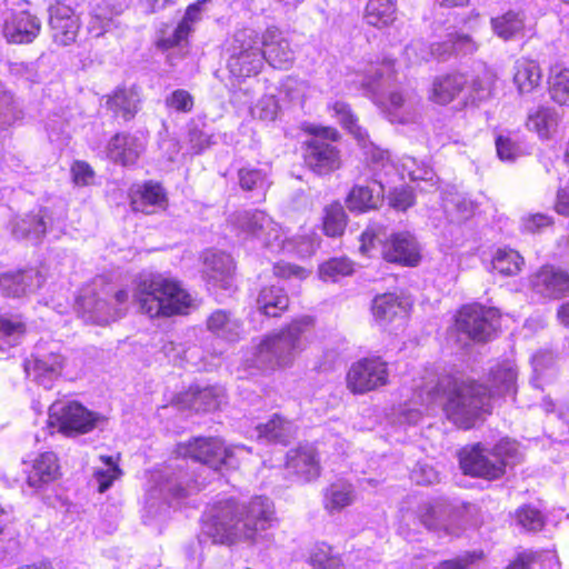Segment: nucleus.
<instances>
[{"mask_svg": "<svg viewBox=\"0 0 569 569\" xmlns=\"http://www.w3.org/2000/svg\"><path fill=\"white\" fill-rule=\"evenodd\" d=\"M467 84L462 73H452L438 77L433 80L430 100L438 104H448L453 101Z\"/></svg>", "mask_w": 569, "mask_h": 569, "instance_id": "nucleus-29", "label": "nucleus"}, {"mask_svg": "<svg viewBox=\"0 0 569 569\" xmlns=\"http://www.w3.org/2000/svg\"><path fill=\"white\" fill-rule=\"evenodd\" d=\"M420 251L418 240L409 231L393 232L382 241L381 254L392 263L415 267L421 259Z\"/></svg>", "mask_w": 569, "mask_h": 569, "instance_id": "nucleus-15", "label": "nucleus"}, {"mask_svg": "<svg viewBox=\"0 0 569 569\" xmlns=\"http://www.w3.org/2000/svg\"><path fill=\"white\" fill-rule=\"evenodd\" d=\"M60 466L56 453L48 451L39 455L32 462L28 472V485L40 489L43 486L58 479Z\"/></svg>", "mask_w": 569, "mask_h": 569, "instance_id": "nucleus-27", "label": "nucleus"}, {"mask_svg": "<svg viewBox=\"0 0 569 569\" xmlns=\"http://www.w3.org/2000/svg\"><path fill=\"white\" fill-rule=\"evenodd\" d=\"M190 406L196 411H211L220 407L224 400V389L221 387H206L192 389Z\"/></svg>", "mask_w": 569, "mask_h": 569, "instance_id": "nucleus-45", "label": "nucleus"}, {"mask_svg": "<svg viewBox=\"0 0 569 569\" xmlns=\"http://www.w3.org/2000/svg\"><path fill=\"white\" fill-rule=\"evenodd\" d=\"M258 309L268 317L280 316L289 306V298L283 289L271 286L263 288L257 299Z\"/></svg>", "mask_w": 569, "mask_h": 569, "instance_id": "nucleus-39", "label": "nucleus"}, {"mask_svg": "<svg viewBox=\"0 0 569 569\" xmlns=\"http://www.w3.org/2000/svg\"><path fill=\"white\" fill-rule=\"evenodd\" d=\"M203 273L212 286L230 289L234 271L233 259L222 251L208 250L203 253Z\"/></svg>", "mask_w": 569, "mask_h": 569, "instance_id": "nucleus-23", "label": "nucleus"}, {"mask_svg": "<svg viewBox=\"0 0 569 569\" xmlns=\"http://www.w3.org/2000/svg\"><path fill=\"white\" fill-rule=\"evenodd\" d=\"M490 24L498 38L508 41L522 34L526 17L522 11L509 10L501 16L491 18Z\"/></svg>", "mask_w": 569, "mask_h": 569, "instance_id": "nucleus-35", "label": "nucleus"}, {"mask_svg": "<svg viewBox=\"0 0 569 569\" xmlns=\"http://www.w3.org/2000/svg\"><path fill=\"white\" fill-rule=\"evenodd\" d=\"M376 182L379 184L377 192L362 186H356L351 189L347 198V206L351 211L363 212L377 208L381 201L382 184L378 180Z\"/></svg>", "mask_w": 569, "mask_h": 569, "instance_id": "nucleus-43", "label": "nucleus"}, {"mask_svg": "<svg viewBox=\"0 0 569 569\" xmlns=\"http://www.w3.org/2000/svg\"><path fill=\"white\" fill-rule=\"evenodd\" d=\"M307 562L313 569H351L341 556L325 542L316 543L309 549Z\"/></svg>", "mask_w": 569, "mask_h": 569, "instance_id": "nucleus-37", "label": "nucleus"}, {"mask_svg": "<svg viewBox=\"0 0 569 569\" xmlns=\"http://www.w3.org/2000/svg\"><path fill=\"white\" fill-rule=\"evenodd\" d=\"M131 206L134 211L152 213L157 209H164L168 198L159 182L149 180L133 184L130 189Z\"/></svg>", "mask_w": 569, "mask_h": 569, "instance_id": "nucleus-24", "label": "nucleus"}, {"mask_svg": "<svg viewBox=\"0 0 569 569\" xmlns=\"http://www.w3.org/2000/svg\"><path fill=\"white\" fill-rule=\"evenodd\" d=\"M299 130L309 138L319 139L322 141L335 142L339 140L340 134L333 127L321 126L309 121H303L299 124Z\"/></svg>", "mask_w": 569, "mask_h": 569, "instance_id": "nucleus-59", "label": "nucleus"}, {"mask_svg": "<svg viewBox=\"0 0 569 569\" xmlns=\"http://www.w3.org/2000/svg\"><path fill=\"white\" fill-rule=\"evenodd\" d=\"M53 229L48 211L40 209L38 213L29 214L13 226V233L17 238L39 239L42 234Z\"/></svg>", "mask_w": 569, "mask_h": 569, "instance_id": "nucleus-36", "label": "nucleus"}, {"mask_svg": "<svg viewBox=\"0 0 569 569\" xmlns=\"http://www.w3.org/2000/svg\"><path fill=\"white\" fill-rule=\"evenodd\" d=\"M443 207L448 212L455 210L457 220L468 219L473 214L476 209L473 201L459 193L445 199Z\"/></svg>", "mask_w": 569, "mask_h": 569, "instance_id": "nucleus-57", "label": "nucleus"}, {"mask_svg": "<svg viewBox=\"0 0 569 569\" xmlns=\"http://www.w3.org/2000/svg\"><path fill=\"white\" fill-rule=\"evenodd\" d=\"M231 223L238 237L244 241H257L271 252H289L307 257L312 254L319 246L315 233L288 238L281 227L263 211L238 212L231 218Z\"/></svg>", "mask_w": 569, "mask_h": 569, "instance_id": "nucleus-3", "label": "nucleus"}, {"mask_svg": "<svg viewBox=\"0 0 569 569\" xmlns=\"http://www.w3.org/2000/svg\"><path fill=\"white\" fill-rule=\"evenodd\" d=\"M356 499L357 493L352 483L346 480H337L326 489L323 506L330 513L340 512L355 503Z\"/></svg>", "mask_w": 569, "mask_h": 569, "instance_id": "nucleus-31", "label": "nucleus"}, {"mask_svg": "<svg viewBox=\"0 0 569 569\" xmlns=\"http://www.w3.org/2000/svg\"><path fill=\"white\" fill-rule=\"evenodd\" d=\"M518 523L529 531L540 530L543 526L541 512L531 506H525L517 511Z\"/></svg>", "mask_w": 569, "mask_h": 569, "instance_id": "nucleus-60", "label": "nucleus"}, {"mask_svg": "<svg viewBox=\"0 0 569 569\" xmlns=\"http://www.w3.org/2000/svg\"><path fill=\"white\" fill-rule=\"evenodd\" d=\"M409 302L395 293L377 296L371 306L375 320L380 326H387L395 319H403L409 312Z\"/></svg>", "mask_w": 569, "mask_h": 569, "instance_id": "nucleus-25", "label": "nucleus"}, {"mask_svg": "<svg viewBox=\"0 0 569 569\" xmlns=\"http://www.w3.org/2000/svg\"><path fill=\"white\" fill-rule=\"evenodd\" d=\"M129 291L127 289L118 290L110 299L80 297L78 303L83 311L86 321L97 325H108L122 318L129 306Z\"/></svg>", "mask_w": 569, "mask_h": 569, "instance_id": "nucleus-14", "label": "nucleus"}, {"mask_svg": "<svg viewBox=\"0 0 569 569\" xmlns=\"http://www.w3.org/2000/svg\"><path fill=\"white\" fill-rule=\"evenodd\" d=\"M480 445L465 447L459 452L460 468L466 475L496 479L503 475L506 467L513 466L520 461L521 453L516 441L509 439L500 440L490 453Z\"/></svg>", "mask_w": 569, "mask_h": 569, "instance_id": "nucleus-7", "label": "nucleus"}, {"mask_svg": "<svg viewBox=\"0 0 569 569\" xmlns=\"http://www.w3.org/2000/svg\"><path fill=\"white\" fill-rule=\"evenodd\" d=\"M306 164L319 174L329 173L340 166V152L333 144H306Z\"/></svg>", "mask_w": 569, "mask_h": 569, "instance_id": "nucleus-26", "label": "nucleus"}, {"mask_svg": "<svg viewBox=\"0 0 569 569\" xmlns=\"http://www.w3.org/2000/svg\"><path fill=\"white\" fill-rule=\"evenodd\" d=\"M66 359L56 342H39L34 351L24 362L27 376L44 389H50L60 377Z\"/></svg>", "mask_w": 569, "mask_h": 569, "instance_id": "nucleus-10", "label": "nucleus"}, {"mask_svg": "<svg viewBox=\"0 0 569 569\" xmlns=\"http://www.w3.org/2000/svg\"><path fill=\"white\" fill-rule=\"evenodd\" d=\"M177 452L179 456L190 457L194 461L218 470L222 466L236 468L238 466L237 457L248 451L244 446L227 447L217 437H199L187 443H180Z\"/></svg>", "mask_w": 569, "mask_h": 569, "instance_id": "nucleus-8", "label": "nucleus"}, {"mask_svg": "<svg viewBox=\"0 0 569 569\" xmlns=\"http://www.w3.org/2000/svg\"><path fill=\"white\" fill-rule=\"evenodd\" d=\"M104 421L77 401H58L50 406L49 422L66 436H78L92 431Z\"/></svg>", "mask_w": 569, "mask_h": 569, "instance_id": "nucleus-9", "label": "nucleus"}, {"mask_svg": "<svg viewBox=\"0 0 569 569\" xmlns=\"http://www.w3.org/2000/svg\"><path fill=\"white\" fill-rule=\"evenodd\" d=\"M388 203L391 208L398 211H406L415 203L413 191L409 187L395 188L388 194Z\"/></svg>", "mask_w": 569, "mask_h": 569, "instance_id": "nucleus-64", "label": "nucleus"}, {"mask_svg": "<svg viewBox=\"0 0 569 569\" xmlns=\"http://www.w3.org/2000/svg\"><path fill=\"white\" fill-rule=\"evenodd\" d=\"M408 176L412 181L429 182L438 189V178L433 170L425 163H418L415 158H406L402 163V177Z\"/></svg>", "mask_w": 569, "mask_h": 569, "instance_id": "nucleus-54", "label": "nucleus"}, {"mask_svg": "<svg viewBox=\"0 0 569 569\" xmlns=\"http://www.w3.org/2000/svg\"><path fill=\"white\" fill-rule=\"evenodd\" d=\"M395 0H369L365 11V20L377 28L388 26L395 20Z\"/></svg>", "mask_w": 569, "mask_h": 569, "instance_id": "nucleus-44", "label": "nucleus"}, {"mask_svg": "<svg viewBox=\"0 0 569 569\" xmlns=\"http://www.w3.org/2000/svg\"><path fill=\"white\" fill-rule=\"evenodd\" d=\"M535 293L550 299H558L569 293V274L558 268L545 266L530 279Z\"/></svg>", "mask_w": 569, "mask_h": 569, "instance_id": "nucleus-21", "label": "nucleus"}, {"mask_svg": "<svg viewBox=\"0 0 569 569\" xmlns=\"http://www.w3.org/2000/svg\"><path fill=\"white\" fill-rule=\"evenodd\" d=\"M139 103V92L134 88H118L107 100L108 108L126 121L136 116Z\"/></svg>", "mask_w": 569, "mask_h": 569, "instance_id": "nucleus-34", "label": "nucleus"}, {"mask_svg": "<svg viewBox=\"0 0 569 569\" xmlns=\"http://www.w3.org/2000/svg\"><path fill=\"white\" fill-rule=\"evenodd\" d=\"M154 487L149 491V507L153 506V499L162 498L164 500L180 499L186 497L191 491H197L200 487L193 482L190 485L186 481V475L181 471L178 475L164 471H156L151 476Z\"/></svg>", "mask_w": 569, "mask_h": 569, "instance_id": "nucleus-17", "label": "nucleus"}, {"mask_svg": "<svg viewBox=\"0 0 569 569\" xmlns=\"http://www.w3.org/2000/svg\"><path fill=\"white\" fill-rule=\"evenodd\" d=\"M41 30L40 19L28 10L9 12L3 21L2 32L11 43H30Z\"/></svg>", "mask_w": 569, "mask_h": 569, "instance_id": "nucleus-16", "label": "nucleus"}, {"mask_svg": "<svg viewBox=\"0 0 569 569\" xmlns=\"http://www.w3.org/2000/svg\"><path fill=\"white\" fill-rule=\"evenodd\" d=\"M10 516L0 506V558L13 556L18 552L19 541L16 531L9 526Z\"/></svg>", "mask_w": 569, "mask_h": 569, "instance_id": "nucleus-51", "label": "nucleus"}, {"mask_svg": "<svg viewBox=\"0 0 569 569\" xmlns=\"http://www.w3.org/2000/svg\"><path fill=\"white\" fill-rule=\"evenodd\" d=\"M389 383V367L381 357L362 358L350 367L347 387L352 393H366Z\"/></svg>", "mask_w": 569, "mask_h": 569, "instance_id": "nucleus-11", "label": "nucleus"}, {"mask_svg": "<svg viewBox=\"0 0 569 569\" xmlns=\"http://www.w3.org/2000/svg\"><path fill=\"white\" fill-rule=\"evenodd\" d=\"M363 148L365 161L375 177L381 171L386 174L391 172L395 166L390 160L388 151L378 144H363Z\"/></svg>", "mask_w": 569, "mask_h": 569, "instance_id": "nucleus-49", "label": "nucleus"}, {"mask_svg": "<svg viewBox=\"0 0 569 569\" xmlns=\"http://www.w3.org/2000/svg\"><path fill=\"white\" fill-rule=\"evenodd\" d=\"M208 330L216 337L236 342L242 338V322L226 310H216L207 319Z\"/></svg>", "mask_w": 569, "mask_h": 569, "instance_id": "nucleus-28", "label": "nucleus"}, {"mask_svg": "<svg viewBox=\"0 0 569 569\" xmlns=\"http://www.w3.org/2000/svg\"><path fill=\"white\" fill-rule=\"evenodd\" d=\"M286 469L299 481L309 482L320 476V461L313 446L305 445L287 453Z\"/></svg>", "mask_w": 569, "mask_h": 569, "instance_id": "nucleus-22", "label": "nucleus"}, {"mask_svg": "<svg viewBox=\"0 0 569 569\" xmlns=\"http://www.w3.org/2000/svg\"><path fill=\"white\" fill-rule=\"evenodd\" d=\"M312 328L313 319L305 316L266 336L253 350L247 352L244 367L274 369L291 365L305 349Z\"/></svg>", "mask_w": 569, "mask_h": 569, "instance_id": "nucleus-4", "label": "nucleus"}, {"mask_svg": "<svg viewBox=\"0 0 569 569\" xmlns=\"http://www.w3.org/2000/svg\"><path fill=\"white\" fill-rule=\"evenodd\" d=\"M499 326L497 309L485 308L480 305H469L461 308L456 318V327L460 332L477 341L491 337Z\"/></svg>", "mask_w": 569, "mask_h": 569, "instance_id": "nucleus-12", "label": "nucleus"}, {"mask_svg": "<svg viewBox=\"0 0 569 569\" xmlns=\"http://www.w3.org/2000/svg\"><path fill=\"white\" fill-rule=\"evenodd\" d=\"M517 369L512 361L498 363L490 372V387L472 381L455 382L443 403L447 418L459 428L469 429L489 412L490 400L496 396L516 392Z\"/></svg>", "mask_w": 569, "mask_h": 569, "instance_id": "nucleus-2", "label": "nucleus"}, {"mask_svg": "<svg viewBox=\"0 0 569 569\" xmlns=\"http://www.w3.org/2000/svg\"><path fill=\"white\" fill-rule=\"evenodd\" d=\"M100 461L102 465L96 468L93 477L99 492H104L120 478L122 472L112 457L101 456Z\"/></svg>", "mask_w": 569, "mask_h": 569, "instance_id": "nucleus-52", "label": "nucleus"}, {"mask_svg": "<svg viewBox=\"0 0 569 569\" xmlns=\"http://www.w3.org/2000/svg\"><path fill=\"white\" fill-rule=\"evenodd\" d=\"M492 84L493 78L488 71L473 78L470 83V98L472 102L487 99L491 93Z\"/></svg>", "mask_w": 569, "mask_h": 569, "instance_id": "nucleus-63", "label": "nucleus"}, {"mask_svg": "<svg viewBox=\"0 0 569 569\" xmlns=\"http://www.w3.org/2000/svg\"><path fill=\"white\" fill-rule=\"evenodd\" d=\"M276 521L273 502L257 496L242 505L233 500L219 502L204 521L202 531L216 543L256 545L267 538V531Z\"/></svg>", "mask_w": 569, "mask_h": 569, "instance_id": "nucleus-1", "label": "nucleus"}, {"mask_svg": "<svg viewBox=\"0 0 569 569\" xmlns=\"http://www.w3.org/2000/svg\"><path fill=\"white\" fill-rule=\"evenodd\" d=\"M392 76L393 63L391 60H386L381 63L371 64L361 76L359 83L367 96L381 104L390 122L415 123L420 117L419 101L416 96L391 91L386 102L379 100V91Z\"/></svg>", "mask_w": 569, "mask_h": 569, "instance_id": "nucleus-6", "label": "nucleus"}, {"mask_svg": "<svg viewBox=\"0 0 569 569\" xmlns=\"http://www.w3.org/2000/svg\"><path fill=\"white\" fill-rule=\"evenodd\" d=\"M46 276L42 270L28 269L7 272L0 276V295L20 298L36 292L42 287Z\"/></svg>", "mask_w": 569, "mask_h": 569, "instance_id": "nucleus-18", "label": "nucleus"}, {"mask_svg": "<svg viewBox=\"0 0 569 569\" xmlns=\"http://www.w3.org/2000/svg\"><path fill=\"white\" fill-rule=\"evenodd\" d=\"M419 519L428 530L436 532L440 538L458 537L462 531L460 512L447 501L438 500L422 505L419 509Z\"/></svg>", "mask_w": 569, "mask_h": 569, "instance_id": "nucleus-13", "label": "nucleus"}, {"mask_svg": "<svg viewBox=\"0 0 569 569\" xmlns=\"http://www.w3.org/2000/svg\"><path fill=\"white\" fill-rule=\"evenodd\" d=\"M264 61L278 69H288L295 60L289 39L276 27L268 28L262 36Z\"/></svg>", "mask_w": 569, "mask_h": 569, "instance_id": "nucleus-20", "label": "nucleus"}, {"mask_svg": "<svg viewBox=\"0 0 569 569\" xmlns=\"http://www.w3.org/2000/svg\"><path fill=\"white\" fill-rule=\"evenodd\" d=\"M548 83L551 99L560 106H569V69L553 67Z\"/></svg>", "mask_w": 569, "mask_h": 569, "instance_id": "nucleus-47", "label": "nucleus"}, {"mask_svg": "<svg viewBox=\"0 0 569 569\" xmlns=\"http://www.w3.org/2000/svg\"><path fill=\"white\" fill-rule=\"evenodd\" d=\"M541 69L537 61L520 58L513 66V83L520 93H530L541 82Z\"/></svg>", "mask_w": 569, "mask_h": 569, "instance_id": "nucleus-32", "label": "nucleus"}, {"mask_svg": "<svg viewBox=\"0 0 569 569\" xmlns=\"http://www.w3.org/2000/svg\"><path fill=\"white\" fill-rule=\"evenodd\" d=\"M279 111L278 101L273 96L262 97L251 109V114L263 121H273Z\"/></svg>", "mask_w": 569, "mask_h": 569, "instance_id": "nucleus-62", "label": "nucleus"}, {"mask_svg": "<svg viewBox=\"0 0 569 569\" xmlns=\"http://www.w3.org/2000/svg\"><path fill=\"white\" fill-rule=\"evenodd\" d=\"M558 126L557 112L548 107H541L529 114L527 127L530 131L537 132L539 139L548 140L552 138V132Z\"/></svg>", "mask_w": 569, "mask_h": 569, "instance_id": "nucleus-42", "label": "nucleus"}, {"mask_svg": "<svg viewBox=\"0 0 569 569\" xmlns=\"http://www.w3.org/2000/svg\"><path fill=\"white\" fill-rule=\"evenodd\" d=\"M240 186L244 190H259L262 193L269 187L267 172L257 169H241L239 171Z\"/></svg>", "mask_w": 569, "mask_h": 569, "instance_id": "nucleus-56", "label": "nucleus"}, {"mask_svg": "<svg viewBox=\"0 0 569 569\" xmlns=\"http://www.w3.org/2000/svg\"><path fill=\"white\" fill-rule=\"evenodd\" d=\"M478 44L468 34L449 33L443 42L432 43L430 54L438 59H447L453 53L471 54L477 51Z\"/></svg>", "mask_w": 569, "mask_h": 569, "instance_id": "nucleus-30", "label": "nucleus"}, {"mask_svg": "<svg viewBox=\"0 0 569 569\" xmlns=\"http://www.w3.org/2000/svg\"><path fill=\"white\" fill-rule=\"evenodd\" d=\"M164 104L170 110L188 113L193 108V98L187 90L177 89L166 97Z\"/></svg>", "mask_w": 569, "mask_h": 569, "instance_id": "nucleus-61", "label": "nucleus"}, {"mask_svg": "<svg viewBox=\"0 0 569 569\" xmlns=\"http://www.w3.org/2000/svg\"><path fill=\"white\" fill-rule=\"evenodd\" d=\"M347 224V216L343 207L336 202L325 208L323 231L329 237H339Z\"/></svg>", "mask_w": 569, "mask_h": 569, "instance_id": "nucleus-50", "label": "nucleus"}, {"mask_svg": "<svg viewBox=\"0 0 569 569\" xmlns=\"http://www.w3.org/2000/svg\"><path fill=\"white\" fill-rule=\"evenodd\" d=\"M133 300L139 311L150 319L187 315L194 307L192 297L178 281L161 274L139 279Z\"/></svg>", "mask_w": 569, "mask_h": 569, "instance_id": "nucleus-5", "label": "nucleus"}, {"mask_svg": "<svg viewBox=\"0 0 569 569\" xmlns=\"http://www.w3.org/2000/svg\"><path fill=\"white\" fill-rule=\"evenodd\" d=\"M208 3L209 0H199L187 8L182 20L179 22L180 34L184 32L190 34L194 30V26L202 20Z\"/></svg>", "mask_w": 569, "mask_h": 569, "instance_id": "nucleus-58", "label": "nucleus"}, {"mask_svg": "<svg viewBox=\"0 0 569 569\" xmlns=\"http://www.w3.org/2000/svg\"><path fill=\"white\" fill-rule=\"evenodd\" d=\"M264 63L263 53L243 54V57H228L227 68L230 76L237 80L257 76Z\"/></svg>", "mask_w": 569, "mask_h": 569, "instance_id": "nucleus-40", "label": "nucleus"}, {"mask_svg": "<svg viewBox=\"0 0 569 569\" xmlns=\"http://www.w3.org/2000/svg\"><path fill=\"white\" fill-rule=\"evenodd\" d=\"M256 432L259 440L286 445L293 437L296 428L291 421L273 415L266 423L258 425Z\"/></svg>", "mask_w": 569, "mask_h": 569, "instance_id": "nucleus-33", "label": "nucleus"}, {"mask_svg": "<svg viewBox=\"0 0 569 569\" xmlns=\"http://www.w3.org/2000/svg\"><path fill=\"white\" fill-rule=\"evenodd\" d=\"M49 24L56 43L69 46L76 41L80 23L71 7L61 2L51 4L49 8Z\"/></svg>", "mask_w": 569, "mask_h": 569, "instance_id": "nucleus-19", "label": "nucleus"}, {"mask_svg": "<svg viewBox=\"0 0 569 569\" xmlns=\"http://www.w3.org/2000/svg\"><path fill=\"white\" fill-rule=\"evenodd\" d=\"M26 322L21 315H0V345L8 347L20 342L26 333Z\"/></svg>", "mask_w": 569, "mask_h": 569, "instance_id": "nucleus-46", "label": "nucleus"}, {"mask_svg": "<svg viewBox=\"0 0 569 569\" xmlns=\"http://www.w3.org/2000/svg\"><path fill=\"white\" fill-rule=\"evenodd\" d=\"M523 264V258L510 248H499L492 257V268L503 276L517 274Z\"/></svg>", "mask_w": 569, "mask_h": 569, "instance_id": "nucleus-48", "label": "nucleus"}, {"mask_svg": "<svg viewBox=\"0 0 569 569\" xmlns=\"http://www.w3.org/2000/svg\"><path fill=\"white\" fill-rule=\"evenodd\" d=\"M262 39L260 40L257 31L253 29H241L234 32L227 52L229 57L251 56V53H262Z\"/></svg>", "mask_w": 569, "mask_h": 569, "instance_id": "nucleus-38", "label": "nucleus"}, {"mask_svg": "<svg viewBox=\"0 0 569 569\" xmlns=\"http://www.w3.org/2000/svg\"><path fill=\"white\" fill-rule=\"evenodd\" d=\"M352 262L347 258H332L319 267V277L323 281H338L341 277L351 274Z\"/></svg>", "mask_w": 569, "mask_h": 569, "instance_id": "nucleus-53", "label": "nucleus"}, {"mask_svg": "<svg viewBox=\"0 0 569 569\" xmlns=\"http://www.w3.org/2000/svg\"><path fill=\"white\" fill-rule=\"evenodd\" d=\"M108 158L114 163L124 167L134 164L139 157V151L134 144H104Z\"/></svg>", "mask_w": 569, "mask_h": 569, "instance_id": "nucleus-55", "label": "nucleus"}, {"mask_svg": "<svg viewBox=\"0 0 569 569\" xmlns=\"http://www.w3.org/2000/svg\"><path fill=\"white\" fill-rule=\"evenodd\" d=\"M328 110L332 111L333 114L339 118L342 127L358 142H365L369 138L367 129L359 124L358 119L352 113L348 103L336 100L328 103Z\"/></svg>", "mask_w": 569, "mask_h": 569, "instance_id": "nucleus-41", "label": "nucleus"}]
</instances>
